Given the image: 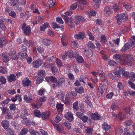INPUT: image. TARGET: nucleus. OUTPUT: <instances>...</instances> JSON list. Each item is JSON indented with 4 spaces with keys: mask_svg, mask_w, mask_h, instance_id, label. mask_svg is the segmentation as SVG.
Instances as JSON below:
<instances>
[{
    "mask_svg": "<svg viewBox=\"0 0 135 135\" xmlns=\"http://www.w3.org/2000/svg\"><path fill=\"white\" fill-rule=\"evenodd\" d=\"M114 58L117 60L120 61V63L122 65H131L133 62V58L129 55L125 54L121 56L118 54H115L113 56Z\"/></svg>",
    "mask_w": 135,
    "mask_h": 135,
    "instance_id": "obj_1",
    "label": "nucleus"
},
{
    "mask_svg": "<svg viewBox=\"0 0 135 135\" xmlns=\"http://www.w3.org/2000/svg\"><path fill=\"white\" fill-rule=\"evenodd\" d=\"M118 25L120 24L122 21H127L128 19L127 16L125 13H122L121 14H117L115 16Z\"/></svg>",
    "mask_w": 135,
    "mask_h": 135,
    "instance_id": "obj_2",
    "label": "nucleus"
},
{
    "mask_svg": "<svg viewBox=\"0 0 135 135\" xmlns=\"http://www.w3.org/2000/svg\"><path fill=\"white\" fill-rule=\"evenodd\" d=\"M21 28L26 35H28L30 34L31 33L30 27L28 26H26L25 23H23L22 24Z\"/></svg>",
    "mask_w": 135,
    "mask_h": 135,
    "instance_id": "obj_3",
    "label": "nucleus"
},
{
    "mask_svg": "<svg viewBox=\"0 0 135 135\" xmlns=\"http://www.w3.org/2000/svg\"><path fill=\"white\" fill-rule=\"evenodd\" d=\"M105 85H103L102 84H100L99 86L98 89V91L97 93L98 95L99 96L102 95L103 93L104 92L105 90Z\"/></svg>",
    "mask_w": 135,
    "mask_h": 135,
    "instance_id": "obj_4",
    "label": "nucleus"
},
{
    "mask_svg": "<svg viewBox=\"0 0 135 135\" xmlns=\"http://www.w3.org/2000/svg\"><path fill=\"white\" fill-rule=\"evenodd\" d=\"M42 60L40 59H38L36 60H34L33 63V66L34 68H37L40 66L42 63Z\"/></svg>",
    "mask_w": 135,
    "mask_h": 135,
    "instance_id": "obj_5",
    "label": "nucleus"
},
{
    "mask_svg": "<svg viewBox=\"0 0 135 135\" xmlns=\"http://www.w3.org/2000/svg\"><path fill=\"white\" fill-rule=\"evenodd\" d=\"M74 18L76 20L75 23L76 25H78L79 22H84L86 21L85 19L83 16H75Z\"/></svg>",
    "mask_w": 135,
    "mask_h": 135,
    "instance_id": "obj_6",
    "label": "nucleus"
},
{
    "mask_svg": "<svg viewBox=\"0 0 135 135\" xmlns=\"http://www.w3.org/2000/svg\"><path fill=\"white\" fill-rule=\"evenodd\" d=\"M99 75L100 77V80L102 82H104V84L105 85L106 84L108 85L109 84L108 81L105 76L102 73L99 74Z\"/></svg>",
    "mask_w": 135,
    "mask_h": 135,
    "instance_id": "obj_7",
    "label": "nucleus"
},
{
    "mask_svg": "<svg viewBox=\"0 0 135 135\" xmlns=\"http://www.w3.org/2000/svg\"><path fill=\"white\" fill-rule=\"evenodd\" d=\"M74 37L76 39H83L86 37V36L84 33L79 32L78 34L75 35Z\"/></svg>",
    "mask_w": 135,
    "mask_h": 135,
    "instance_id": "obj_8",
    "label": "nucleus"
},
{
    "mask_svg": "<svg viewBox=\"0 0 135 135\" xmlns=\"http://www.w3.org/2000/svg\"><path fill=\"white\" fill-rule=\"evenodd\" d=\"M75 57L78 63H80L84 62V60L81 56L79 55L78 52H75Z\"/></svg>",
    "mask_w": 135,
    "mask_h": 135,
    "instance_id": "obj_9",
    "label": "nucleus"
},
{
    "mask_svg": "<svg viewBox=\"0 0 135 135\" xmlns=\"http://www.w3.org/2000/svg\"><path fill=\"white\" fill-rule=\"evenodd\" d=\"M65 117L66 119L70 122L71 121L74 119L73 114L70 112H67L65 115Z\"/></svg>",
    "mask_w": 135,
    "mask_h": 135,
    "instance_id": "obj_10",
    "label": "nucleus"
},
{
    "mask_svg": "<svg viewBox=\"0 0 135 135\" xmlns=\"http://www.w3.org/2000/svg\"><path fill=\"white\" fill-rule=\"evenodd\" d=\"M45 79L49 83H55L57 81L56 79L52 76L47 77Z\"/></svg>",
    "mask_w": 135,
    "mask_h": 135,
    "instance_id": "obj_11",
    "label": "nucleus"
},
{
    "mask_svg": "<svg viewBox=\"0 0 135 135\" xmlns=\"http://www.w3.org/2000/svg\"><path fill=\"white\" fill-rule=\"evenodd\" d=\"M73 20V19L72 17H70L69 18L68 16L64 19L65 22L68 24L69 26L71 28L73 26H72L73 23L72 22Z\"/></svg>",
    "mask_w": 135,
    "mask_h": 135,
    "instance_id": "obj_12",
    "label": "nucleus"
},
{
    "mask_svg": "<svg viewBox=\"0 0 135 135\" xmlns=\"http://www.w3.org/2000/svg\"><path fill=\"white\" fill-rule=\"evenodd\" d=\"M23 42L26 46L28 48L30 46H32V42L31 40H27L26 38H25L23 40Z\"/></svg>",
    "mask_w": 135,
    "mask_h": 135,
    "instance_id": "obj_13",
    "label": "nucleus"
},
{
    "mask_svg": "<svg viewBox=\"0 0 135 135\" xmlns=\"http://www.w3.org/2000/svg\"><path fill=\"white\" fill-rule=\"evenodd\" d=\"M31 83V81L28 78L24 79L22 81L23 85L27 87L30 85Z\"/></svg>",
    "mask_w": 135,
    "mask_h": 135,
    "instance_id": "obj_14",
    "label": "nucleus"
},
{
    "mask_svg": "<svg viewBox=\"0 0 135 135\" xmlns=\"http://www.w3.org/2000/svg\"><path fill=\"white\" fill-rule=\"evenodd\" d=\"M102 127L105 132H110L111 130V127L110 126L106 123L103 124Z\"/></svg>",
    "mask_w": 135,
    "mask_h": 135,
    "instance_id": "obj_15",
    "label": "nucleus"
},
{
    "mask_svg": "<svg viewBox=\"0 0 135 135\" xmlns=\"http://www.w3.org/2000/svg\"><path fill=\"white\" fill-rule=\"evenodd\" d=\"M55 128L60 133H63L64 132V129L62 127H61L59 124H53Z\"/></svg>",
    "mask_w": 135,
    "mask_h": 135,
    "instance_id": "obj_16",
    "label": "nucleus"
},
{
    "mask_svg": "<svg viewBox=\"0 0 135 135\" xmlns=\"http://www.w3.org/2000/svg\"><path fill=\"white\" fill-rule=\"evenodd\" d=\"M9 55L11 58L13 60H15L17 58L16 52L13 50H11Z\"/></svg>",
    "mask_w": 135,
    "mask_h": 135,
    "instance_id": "obj_17",
    "label": "nucleus"
},
{
    "mask_svg": "<svg viewBox=\"0 0 135 135\" xmlns=\"http://www.w3.org/2000/svg\"><path fill=\"white\" fill-rule=\"evenodd\" d=\"M84 52L85 55L88 57H91L93 55V51L91 50H85Z\"/></svg>",
    "mask_w": 135,
    "mask_h": 135,
    "instance_id": "obj_18",
    "label": "nucleus"
},
{
    "mask_svg": "<svg viewBox=\"0 0 135 135\" xmlns=\"http://www.w3.org/2000/svg\"><path fill=\"white\" fill-rule=\"evenodd\" d=\"M16 78V76L14 74H12L7 77V79L9 82H11L15 81Z\"/></svg>",
    "mask_w": 135,
    "mask_h": 135,
    "instance_id": "obj_19",
    "label": "nucleus"
},
{
    "mask_svg": "<svg viewBox=\"0 0 135 135\" xmlns=\"http://www.w3.org/2000/svg\"><path fill=\"white\" fill-rule=\"evenodd\" d=\"M92 118L94 120H97L98 119H101V117L98 113L92 114L91 115Z\"/></svg>",
    "mask_w": 135,
    "mask_h": 135,
    "instance_id": "obj_20",
    "label": "nucleus"
},
{
    "mask_svg": "<svg viewBox=\"0 0 135 135\" xmlns=\"http://www.w3.org/2000/svg\"><path fill=\"white\" fill-rule=\"evenodd\" d=\"M49 113L47 111L42 113L41 115L42 118L45 120H46L49 118Z\"/></svg>",
    "mask_w": 135,
    "mask_h": 135,
    "instance_id": "obj_21",
    "label": "nucleus"
},
{
    "mask_svg": "<svg viewBox=\"0 0 135 135\" xmlns=\"http://www.w3.org/2000/svg\"><path fill=\"white\" fill-rule=\"evenodd\" d=\"M124 113H126V114H129L131 116L132 115V110L130 108L128 107L124 108Z\"/></svg>",
    "mask_w": 135,
    "mask_h": 135,
    "instance_id": "obj_22",
    "label": "nucleus"
},
{
    "mask_svg": "<svg viewBox=\"0 0 135 135\" xmlns=\"http://www.w3.org/2000/svg\"><path fill=\"white\" fill-rule=\"evenodd\" d=\"M129 46L132 47H135V36H134L132 37L129 41Z\"/></svg>",
    "mask_w": 135,
    "mask_h": 135,
    "instance_id": "obj_23",
    "label": "nucleus"
},
{
    "mask_svg": "<svg viewBox=\"0 0 135 135\" xmlns=\"http://www.w3.org/2000/svg\"><path fill=\"white\" fill-rule=\"evenodd\" d=\"M56 96L59 99L64 100V94L62 91H60L56 94Z\"/></svg>",
    "mask_w": 135,
    "mask_h": 135,
    "instance_id": "obj_24",
    "label": "nucleus"
},
{
    "mask_svg": "<svg viewBox=\"0 0 135 135\" xmlns=\"http://www.w3.org/2000/svg\"><path fill=\"white\" fill-rule=\"evenodd\" d=\"M1 125L4 128L6 129L8 127L9 124L8 121L4 120L2 121Z\"/></svg>",
    "mask_w": 135,
    "mask_h": 135,
    "instance_id": "obj_25",
    "label": "nucleus"
},
{
    "mask_svg": "<svg viewBox=\"0 0 135 135\" xmlns=\"http://www.w3.org/2000/svg\"><path fill=\"white\" fill-rule=\"evenodd\" d=\"M111 9L108 6H106L104 8V12L106 16H108L111 13Z\"/></svg>",
    "mask_w": 135,
    "mask_h": 135,
    "instance_id": "obj_26",
    "label": "nucleus"
},
{
    "mask_svg": "<svg viewBox=\"0 0 135 135\" xmlns=\"http://www.w3.org/2000/svg\"><path fill=\"white\" fill-rule=\"evenodd\" d=\"M62 125L65 126L67 129L70 130L71 129V124L70 123L65 122H62Z\"/></svg>",
    "mask_w": 135,
    "mask_h": 135,
    "instance_id": "obj_27",
    "label": "nucleus"
},
{
    "mask_svg": "<svg viewBox=\"0 0 135 135\" xmlns=\"http://www.w3.org/2000/svg\"><path fill=\"white\" fill-rule=\"evenodd\" d=\"M51 67L53 74L55 75H58L59 73L58 69L55 66H51Z\"/></svg>",
    "mask_w": 135,
    "mask_h": 135,
    "instance_id": "obj_28",
    "label": "nucleus"
},
{
    "mask_svg": "<svg viewBox=\"0 0 135 135\" xmlns=\"http://www.w3.org/2000/svg\"><path fill=\"white\" fill-rule=\"evenodd\" d=\"M66 36L63 35L61 39V44L62 45L65 46H66L67 45V42L66 39Z\"/></svg>",
    "mask_w": 135,
    "mask_h": 135,
    "instance_id": "obj_29",
    "label": "nucleus"
},
{
    "mask_svg": "<svg viewBox=\"0 0 135 135\" xmlns=\"http://www.w3.org/2000/svg\"><path fill=\"white\" fill-rule=\"evenodd\" d=\"M67 52H68V56L71 58H74L75 56V53L77 52H73L72 50H69Z\"/></svg>",
    "mask_w": 135,
    "mask_h": 135,
    "instance_id": "obj_30",
    "label": "nucleus"
},
{
    "mask_svg": "<svg viewBox=\"0 0 135 135\" xmlns=\"http://www.w3.org/2000/svg\"><path fill=\"white\" fill-rule=\"evenodd\" d=\"M10 101V99L7 98L5 99L3 101L1 102V104L2 106V107H4L6 105L8 104L9 102Z\"/></svg>",
    "mask_w": 135,
    "mask_h": 135,
    "instance_id": "obj_31",
    "label": "nucleus"
},
{
    "mask_svg": "<svg viewBox=\"0 0 135 135\" xmlns=\"http://www.w3.org/2000/svg\"><path fill=\"white\" fill-rule=\"evenodd\" d=\"M65 78L62 77L59 78L57 80V83L58 85H59L60 84L65 83Z\"/></svg>",
    "mask_w": 135,
    "mask_h": 135,
    "instance_id": "obj_32",
    "label": "nucleus"
},
{
    "mask_svg": "<svg viewBox=\"0 0 135 135\" xmlns=\"http://www.w3.org/2000/svg\"><path fill=\"white\" fill-rule=\"evenodd\" d=\"M75 91L77 93L80 94H82L84 93V88L82 87L75 88Z\"/></svg>",
    "mask_w": 135,
    "mask_h": 135,
    "instance_id": "obj_33",
    "label": "nucleus"
},
{
    "mask_svg": "<svg viewBox=\"0 0 135 135\" xmlns=\"http://www.w3.org/2000/svg\"><path fill=\"white\" fill-rule=\"evenodd\" d=\"M87 46L93 49L95 48V46L93 43L91 41H89L87 44Z\"/></svg>",
    "mask_w": 135,
    "mask_h": 135,
    "instance_id": "obj_34",
    "label": "nucleus"
},
{
    "mask_svg": "<svg viewBox=\"0 0 135 135\" xmlns=\"http://www.w3.org/2000/svg\"><path fill=\"white\" fill-rule=\"evenodd\" d=\"M22 118L23 119L25 120V124L27 126H30L31 124V122L30 121V120L27 118L25 116H24L23 118Z\"/></svg>",
    "mask_w": 135,
    "mask_h": 135,
    "instance_id": "obj_35",
    "label": "nucleus"
},
{
    "mask_svg": "<svg viewBox=\"0 0 135 135\" xmlns=\"http://www.w3.org/2000/svg\"><path fill=\"white\" fill-rule=\"evenodd\" d=\"M49 24L46 23L41 26L40 28V30L41 31H44L45 29L48 27Z\"/></svg>",
    "mask_w": 135,
    "mask_h": 135,
    "instance_id": "obj_36",
    "label": "nucleus"
},
{
    "mask_svg": "<svg viewBox=\"0 0 135 135\" xmlns=\"http://www.w3.org/2000/svg\"><path fill=\"white\" fill-rule=\"evenodd\" d=\"M5 38L3 37L2 36L0 38V48H2L4 44Z\"/></svg>",
    "mask_w": 135,
    "mask_h": 135,
    "instance_id": "obj_37",
    "label": "nucleus"
},
{
    "mask_svg": "<svg viewBox=\"0 0 135 135\" xmlns=\"http://www.w3.org/2000/svg\"><path fill=\"white\" fill-rule=\"evenodd\" d=\"M2 58L4 62H7L9 60L8 57L5 54H2Z\"/></svg>",
    "mask_w": 135,
    "mask_h": 135,
    "instance_id": "obj_38",
    "label": "nucleus"
},
{
    "mask_svg": "<svg viewBox=\"0 0 135 135\" xmlns=\"http://www.w3.org/2000/svg\"><path fill=\"white\" fill-rule=\"evenodd\" d=\"M5 134L6 135H14V132L10 128H8L6 131Z\"/></svg>",
    "mask_w": 135,
    "mask_h": 135,
    "instance_id": "obj_39",
    "label": "nucleus"
},
{
    "mask_svg": "<svg viewBox=\"0 0 135 135\" xmlns=\"http://www.w3.org/2000/svg\"><path fill=\"white\" fill-rule=\"evenodd\" d=\"M43 44L46 46H48L50 45L51 44L50 41L48 39H45L43 40Z\"/></svg>",
    "mask_w": 135,
    "mask_h": 135,
    "instance_id": "obj_40",
    "label": "nucleus"
},
{
    "mask_svg": "<svg viewBox=\"0 0 135 135\" xmlns=\"http://www.w3.org/2000/svg\"><path fill=\"white\" fill-rule=\"evenodd\" d=\"M119 106L117 103H112L111 107L112 110H115L119 108Z\"/></svg>",
    "mask_w": 135,
    "mask_h": 135,
    "instance_id": "obj_41",
    "label": "nucleus"
},
{
    "mask_svg": "<svg viewBox=\"0 0 135 135\" xmlns=\"http://www.w3.org/2000/svg\"><path fill=\"white\" fill-rule=\"evenodd\" d=\"M78 101H76L73 104V108L74 110L77 111L79 109V107L78 106Z\"/></svg>",
    "mask_w": 135,
    "mask_h": 135,
    "instance_id": "obj_42",
    "label": "nucleus"
},
{
    "mask_svg": "<svg viewBox=\"0 0 135 135\" xmlns=\"http://www.w3.org/2000/svg\"><path fill=\"white\" fill-rule=\"evenodd\" d=\"M0 108L2 110V113L3 114H4L7 113L8 111V109L4 107H1Z\"/></svg>",
    "mask_w": 135,
    "mask_h": 135,
    "instance_id": "obj_43",
    "label": "nucleus"
},
{
    "mask_svg": "<svg viewBox=\"0 0 135 135\" xmlns=\"http://www.w3.org/2000/svg\"><path fill=\"white\" fill-rule=\"evenodd\" d=\"M0 72L5 74H6L7 72L6 68L2 66H0Z\"/></svg>",
    "mask_w": 135,
    "mask_h": 135,
    "instance_id": "obj_44",
    "label": "nucleus"
},
{
    "mask_svg": "<svg viewBox=\"0 0 135 135\" xmlns=\"http://www.w3.org/2000/svg\"><path fill=\"white\" fill-rule=\"evenodd\" d=\"M24 99L27 102L30 103L31 102L32 99L31 98L27 96L26 95H25L24 96Z\"/></svg>",
    "mask_w": 135,
    "mask_h": 135,
    "instance_id": "obj_45",
    "label": "nucleus"
},
{
    "mask_svg": "<svg viewBox=\"0 0 135 135\" xmlns=\"http://www.w3.org/2000/svg\"><path fill=\"white\" fill-rule=\"evenodd\" d=\"M45 72L44 70H39L38 71V76L43 77L45 76Z\"/></svg>",
    "mask_w": 135,
    "mask_h": 135,
    "instance_id": "obj_46",
    "label": "nucleus"
},
{
    "mask_svg": "<svg viewBox=\"0 0 135 135\" xmlns=\"http://www.w3.org/2000/svg\"><path fill=\"white\" fill-rule=\"evenodd\" d=\"M126 116L125 114L121 113H119L118 114V118H119L120 120H122Z\"/></svg>",
    "mask_w": 135,
    "mask_h": 135,
    "instance_id": "obj_47",
    "label": "nucleus"
},
{
    "mask_svg": "<svg viewBox=\"0 0 135 135\" xmlns=\"http://www.w3.org/2000/svg\"><path fill=\"white\" fill-rule=\"evenodd\" d=\"M123 6L125 7L127 10H130L132 7L131 4H128L127 3L123 4Z\"/></svg>",
    "mask_w": 135,
    "mask_h": 135,
    "instance_id": "obj_48",
    "label": "nucleus"
},
{
    "mask_svg": "<svg viewBox=\"0 0 135 135\" xmlns=\"http://www.w3.org/2000/svg\"><path fill=\"white\" fill-rule=\"evenodd\" d=\"M71 100L70 98L67 97L65 98V100H64V103L66 105H68L70 103Z\"/></svg>",
    "mask_w": 135,
    "mask_h": 135,
    "instance_id": "obj_49",
    "label": "nucleus"
},
{
    "mask_svg": "<svg viewBox=\"0 0 135 135\" xmlns=\"http://www.w3.org/2000/svg\"><path fill=\"white\" fill-rule=\"evenodd\" d=\"M117 70L118 71V76H120L121 74H123L124 72V69L121 67L119 68L118 70Z\"/></svg>",
    "mask_w": 135,
    "mask_h": 135,
    "instance_id": "obj_50",
    "label": "nucleus"
},
{
    "mask_svg": "<svg viewBox=\"0 0 135 135\" xmlns=\"http://www.w3.org/2000/svg\"><path fill=\"white\" fill-rule=\"evenodd\" d=\"M63 106V105L61 103H57L56 104V108L57 110H59L60 111H62Z\"/></svg>",
    "mask_w": 135,
    "mask_h": 135,
    "instance_id": "obj_51",
    "label": "nucleus"
},
{
    "mask_svg": "<svg viewBox=\"0 0 135 135\" xmlns=\"http://www.w3.org/2000/svg\"><path fill=\"white\" fill-rule=\"evenodd\" d=\"M54 98L53 97L51 96L50 98V104L51 106L53 107L55 105V102L54 100Z\"/></svg>",
    "mask_w": 135,
    "mask_h": 135,
    "instance_id": "obj_52",
    "label": "nucleus"
},
{
    "mask_svg": "<svg viewBox=\"0 0 135 135\" xmlns=\"http://www.w3.org/2000/svg\"><path fill=\"white\" fill-rule=\"evenodd\" d=\"M129 77L131 80L134 81L135 80V73L133 72L131 73Z\"/></svg>",
    "mask_w": 135,
    "mask_h": 135,
    "instance_id": "obj_53",
    "label": "nucleus"
},
{
    "mask_svg": "<svg viewBox=\"0 0 135 135\" xmlns=\"http://www.w3.org/2000/svg\"><path fill=\"white\" fill-rule=\"evenodd\" d=\"M101 42L103 43H105L107 42L105 36L104 35H102L100 38Z\"/></svg>",
    "mask_w": 135,
    "mask_h": 135,
    "instance_id": "obj_54",
    "label": "nucleus"
},
{
    "mask_svg": "<svg viewBox=\"0 0 135 135\" xmlns=\"http://www.w3.org/2000/svg\"><path fill=\"white\" fill-rule=\"evenodd\" d=\"M11 1H13L12 4L13 6H16L17 4H21L19 0H11Z\"/></svg>",
    "mask_w": 135,
    "mask_h": 135,
    "instance_id": "obj_55",
    "label": "nucleus"
},
{
    "mask_svg": "<svg viewBox=\"0 0 135 135\" xmlns=\"http://www.w3.org/2000/svg\"><path fill=\"white\" fill-rule=\"evenodd\" d=\"M0 82L2 84H5L6 82V78L3 76H1L0 78Z\"/></svg>",
    "mask_w": 135,
    "mask_h": 135,
    "instance_id": "obj_56",
    "label": "nucleus"
},
{
    "mask_svg": "<svg viewBox=\"0 0 135 135\" xmlns=\"http://www.w3.org/2000/svg\"><path fill=\"white\" fill-rule=\"evenodd\" d=\"M112 8L113 10L115 12H117L120 9L118 6L115 4L113 6Z\"/></svg>",
    "mask_w": 135,
    "mask_h": 135,
    "instance_id": "obj_57",
    "label": "nucleus"
},
{
    "mask_svg": "<svg viewBox=\"0 0 135 135\" xmlns=\"http://www.w3.org/2000/svg\"><path fill=\"white\" fill-rule=\"evenodd\" d=\"M129 49V44L126 43L121 49L122 51H125Z\"/></svg>",
    "mask_w": 135,
    "mask_h": 135,
    "instance_id": "obj_58",
    "label": "nucleus"
},
{
    "mask_svg": "<svg viewBox=\"0 0 135 135\" xmlns=\"http://www.w3.org/2000/svg\"><path fill=\"white\" fill-rule=\"evenodd\" d=\"M79 81L81 82L85 83L86 81V78L83 75H81L80 77Z\"/></svg>",
    "mask_w": 135,
    "mask_h": 135,
    "instance_id": "obj_59",
    "label": "nucleus"
},
{
    "mask_svg": "<svg viewBox=\"0 0 135 135\" xmlns=\"http://www.w3.org/2000/svg\"><path fill=\"white\" fill-rule=\"evenodd\" d=\"M52 1L53 0H49L48 2L47 3L50 8L51 7L54 5L55 2H53Z\"/></svg>",
    "mask_w": 135,
    "mask_h": 135,
    "instance_id": "obj_60",
    "label": "nucleus"
},
{
    "mask_svg": "<svg viewBox=\"0 0 135 135\" xmlns=\"http://www.w3.org/2000/svg\"><path fill=\"white\" fill-rule=\"evenodd\" d=\"M28 131V130L27 129L24 128L22 129L20 133H21V134H23L25 135V134H27Z\"/></svg>",
    "mask_w": 135,
    "mask_h": 135,
    "instance_id": "obj_61",
    "label": "nucleus"
},
{
    "mask_svg": "<svg viewBox=\"0 0 135 135\" xmlns=\"http://www.w3.org/2000/svg\"><path fill=\"white\" fill-rule=\"evenodd\" d=\"M43 80V79L42 78L38 77L36 80V83L37 84H38L41 83L42 82Z\"/></svg>",
    "mask_w": 135,
    "mask_h": 135,
    "instance_id": "obj_62",
    "label": "nucleus"
},
{
    "mask_svg": "<svg viewBox=\"0 0 135 135\" xmlns=\"http://www.w3.org/2000/svg\"><path fill=\"white\" fill-rule=\"evenodd\" d=\"M20 49H21L22 51L24 52H26L27 51V49L26 47L23 45H22L20 46Z\"/></svg>",
    "mask_w": 135,
    "mask_h": 135,
    "instance_id": "obj_63",
    "label": "nucleus"
},
{
    "mask_svg": "<svg viewBox=\"0 0 135 135\" xmlns=\"http://www.w3.org/2000/svg\"><path fill=\"white\" fill-rule=\"evenodd\" d=\"M9 108L11 110L14 111L16 108V105L15 104H11L10 105Z\"/></svg>",
    "mask_w": 135,
    "mask_h": 135,
    "instance_id": "obj_64",
    "label": "nucleus"
}]
</instances>
